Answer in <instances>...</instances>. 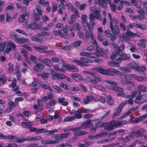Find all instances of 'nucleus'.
Listing matches in <instances>:
<instances>
[{"label": "nucleus", "mask_w": 147, "mask_h": 147, "mask_svg": "<svg viewBox=\"0 0 147 147\" xmlns=\"http://www.w3.org/2000/svg\"><path fill=\"white\" fill-rule=\"evenodd\" d=\"M94 70L104 75L114 76V74H116L120 76L124 75L121 72L113 68L104 69L101 67H97L95 68Z\"/></svg>", "instance_id": "1"}, {"label": "nucleus", "mask_w": 147, "mask_h": 147, "mask_svg": "<svg viewBox=\"0 0 147 147\" xmlns=\"http://www.w3.org/2000/svg\"><path fill=\"white\" fill-rule=\"evenodd\" d=\"M105 82L107 84L109 85L108 86L109 88L115 91L121 92V93L118 94L117 96H122L124 95L123 89L121 88L118 87L116 82L112 80H105Z\"/></svg>", "instance_id": "2"}, {"label": "nucleus", "mask_w": 147, "mask_h": 147, "mask_svg": "<svg viewBox=\"0 0 147 147\" xmlns=\"http://www.w3.org/2000/svg\"><path fill=\"white\" fill-rule=\"evenodd\" d=\"M125 48V46L123 45H121L119 46H118L116 44L114 45V53H113L111 56V59L113 60H114L117 55H119V54L116 53V50L119 52L120 50H123Z\"/></svg>", "instance_id": "3"}, {"label": "nucleus", "mask_w": 147, "mask_h": 147, "mask_svg": "<svg viewBox=\"0 0 147 147\" xmlns=\"http://www.w3.org/2000/svg\"><path fill=\"white\" fill-rule=\"evenodd\" d=\"M116 50V53L119 54V57L116 59L117 61H118L119 63H120L122 60H129L130 59V57H127L126 54L123 53L122 51V50H120L119 52L118 53V51H117V50Z\"/></svg>", "instance_id": "4"}, {"label": "nucleus", "mask_w": 147, "mask_h": 147, "mask_svg": "<svg viewBox=\"0 0 147 147\" xmlns=\"http://www.w3.org/2000/svg\"><path fill=\"white\" fill-rule=\"evenodd\" d=\"M57 130L56 129H55L53 130H51L50 131H48L47 129L42 128L38 130L37 131V133H44L46 135H52L54 133L57 132Z\"/></svg>", "instance_id": "5"}, {"label": "nucleus", "mask_w": 147, "mask_h": 147, "mask_svg": "<svg viewBox=\"0 0 147 147\" xmlns=\"http://www.w3.org/2000/svg\"><path fill=\"white\" fill-rule=\"evenodd\" d=\"M81 66H88V65L86 63H92L93 61L85 57H81L80 58Z\"/></svg>", "instance_id": "6"}, {"label": "nucleus", "mask_w": 147, "mask_h": 147, "mask_svg": "<svg viewBox=\"0 0 147 147\" xmlns=\"http://www.w3.org/2000/svg\"><path fill=\"white\" fill-rule=\"evenodd\" d=\"M11 87H12L13 90L17 94L21 93L20 91H18L17 90L19 89V88L18 86H16V80L15 78L13 79V81L11 83Z\"/></svg>", "instance_id": "7"}, {"label": "nucleus", "mask_w": 147, "mask_h": 147, "mask_svg": "<svg viewBox=\"0 0 147 147\" xmlns=\"http://www.w3.org/2000/svg\"><path fill=\"white\" fill-rule=\"evenodd\" d=\"M65 76L61 73H57L52 74V78L53 80H62L65 78Z\"/></svg>", "instance_id": "8"}, {"label": "nucleus", "mask_w": 147, "mask_h": 147, "mask_svg": "<svg viewBox=\"0 0 147 147\" xmlns=\"http://www.w3.org/2000/svg\"><path fill=\"white\" fill-rule=\"evenodd\" d=\"M62 66L69 70L72 71H77L78 70L75 66L69 64L63 63V64Z\"/></svg>", "instance_id": "9"}, {"label": "nucleus", "mask_w": 147, "mask_h": 147, "mask_svg": "<svg viewBox=\"0 0 147 147\" xmlns=\"http://www.w3.org/2000/svg\"><path fill=\"white\" fill-rule=\"evenodd\" d=\"M65 6L67 7V9L70 11H74L77 17H79L80 15L78 11L75 8H74L72 5L70 3H68L65 5Z\"/></svg>", "instance_id": "10"}, {"label": "nucleus", "mask_w": 147, "mask_h": 147, "mask_svg": "<svg viewBox=\"0 0 147 147\" xmlns=\"http://www.w3.org/2000/svg\"><path fill=\"white\" fill-rule=\"evenodd\" d=\"M105 125V123L101 124L99 122H97L95 123V127H93L91 129V131L92 133H94L95 132L97 128L104 127Z\"/></svg>", "instance_id": "11"}, {"label": "nucleus", "mask_w": 147, "mask_h": 147, "mask_svg": "<svg viewBox=\"0 0 147 147\" xmlns=\"http://www.w3.org/2000/svg\"><path fill=\"white\" fill-rule=\"evenodd\" d=\"M95 50L96 52V53L99 54V56L100 55L105 57H107L106 53H105L103 52V50L99 48L98 45L96 46Z\"/></svg>", "instance_id": "12"}, {"label": "nucleus", "mask_w": 147, "mask_h": 147, "mask_svg": "<svg viewBox=\"0 0 147 147\" xmlns=\"http://www.w3.org/2000/svg\"><path fill=\"white\" fill-rule=\"evenodd\" d=\"M45 68L43 65L40 63L36 64L33 67V70L36 72H38L39 70Z\"/></svg>", "instance_id": "13"}, {"label": "nucleus", "mask_w": 147, "mask_h": 147, "mask_svg": "<svg viewBox=\"0 0 147 147\" xmlns=\"http://www.w3.org/2000/svg\"><path fill=\"white\" fill-rule=\"evenodd\" d=\"M146 117H147V114L139 117L136 118L135 120L132 121L131 122L133 123H136L143 120Z\"/></svg>", "instance_id": "14"}, {"label": "nucleus", "mask_w": 147, "mask_h": 147, "mask_svg": "<svg viewBox=\"0 0 147 147\" xmlns=\"http://www.w3.org/2000/svg\"><path fill=\"white\" fill-rule=\"evenodd\" d=\"M145 132V130L144 129H141L137 131H135L133 132V134H134V136L136 137L142 136L143 134V133Z\"/></svg>", "instance_id": "15"}, {"label": "nucleus", "mask_w": 147, "mask_h": 147, "mask_svg": "<svg viewBox=\"0 0 147 147\" xmlns=\"http://www.w3.org/2000/svg\"><path fill=\"white\" fill-rule=\"evenodd\" d=\"M54 137L55 140H52L53 144L59 143L60 141L62 140L59 134L55 135Z\"/></svg>", "instance_id": "16"}, {"label": "nucleus", "mask_w": 147, "mask_h": 147, "mask_svg": "<svg viewBox=\"0 0 147 147\" xmlns=\"http://www.w3.org/2000/svg\"><path fill=\"white\" fill-rule=\"evenodd\" d=\"M33 123L31 121L23 122L22 123L21 126L24 128L27 127L30 128L32 125Z\"/></svg>", "instance_id": "17"}, {"label": "nucleus", "mask_w": 147, "mask_h": 147, "mask_svg": "<svg viewBox=\"0 0 147 147\" xmlns=\"http://www.w3.org/2000/svg\"><path fill=\"white\" fill-rule=\"evenodd\" d=\"M104 127V129L107 131H112L114 129V127L112 125L110 122L107 125H105Z\"/></svg>", "instance_id": "18"}, {"label": "nucleus", "mask_w": 147, "mask_h": 147, "mask_svg": "<svg viewBox=\"0 0 147 147\" xmlns=\"http://www.w3.org/2000/svg\"><path fill=\"white\" fill-rule=\"evenodd\" d=\"M138 92V94L135 99L134 102L136 103L139 104L140 102L142 97V96L141 95V91H139Z\"/></svg>", "instance_id": "19"}, {"label": "nucleus", "mask_w": 147, "mask_h": 147, "mask_svg": "<svg viewBox=\"0 0 147 147\" xmlns=\"http://www.w3.org/2000/svg\"><path fill=\"white\" fill-rule=\"evenodd\" d=\"M92 77H93V75L90 77H87L85 78L84 79L85 81L87 82L91 83L94 84H96V82L95 80H93V79L92 78Z\"/></svg>", "instance_id": "20"}, {"label": "nucleus", "mask_w": 147, "mask_h": 147, "mask_svg": "<svg viewBox=\"0 0 147 147\" xmlns=\"http://www.w3.org/2000/svg\"><path fill=\"white\" fill-rule=\"evenodd\" d=\"M33 47L36 50L39 51L40 52H42V50L47 49H48L47 47L43 46L37 47L36 46H33Z\"/></svg>", "instance_id": "21"}, {"label": "nucleus", "mask_w": 147, "mask_h": 147, "mask_svg": "<svg viewBox=\"0 0 147 147\" xmlns=\"http://www.w3.org/2000/svg\"><path fill=\"white\" fill-rule=\"evenodd\" d=\"M111 31L113 33H114L116 35H118L119 33V28L118 26L117 25H114V29H113V30L111 28Z\"/></svg>", "instance_id": "22"}, {"label": "nucleus", "mask_w": 147, "mask_h": 147, "mask_svg": "<svg viewBox=\"0 0 147 147\" xmlns=\"http://www.w3.org/2000/svg\"><path fill=\"white\" fill-rule=\"evenodd\" d=\"M133 24L134 27H137L142 30H145L146 28V26L144 24L140 25L136 23H133Z\"/></svg>", "instance_id": "23"}, {"label": "nucleus", "mask_w": 147, "mask_h": 147, "mask_svg": "<svg viewBox=\"0 0 147 147\" xmlns=\"http://www.w3.org/2000/svg\"><path fill=\"white\" fill-rule=\"evenodd\" d=\"M95 23V22H93L92 21L90 22L89 23L88 22H86V26L89 31H90V32H91V31L93 28L94 25Z\"/></svg>", "instance_id": "24"}, {"label": "nucleus", "mask_w": 147, "mask_h": 147, "mask_svg": "<svg viewBox=\"0 0 147 147\" xmlns=\"http://www.w3.org/2000/svg\"><path fill=\"white\" fill-rule=\"evenodd\" d=\"M65 99L64 97L59 98H58V102L59 103H61V105L64 106H66L68 105V102L66 101H65Z\"/></svg>", "instance_id": "25"}, {"label": "nucleus", "mask_w": 147, "mask_h": 147, "mask_svg": "<svg viewBox=\"0 0 147 147\" xmlns=\"http://www.w3.org/2000/svg\"><path fill=\"white\" fill-rule=\"evenodd\" d=\"M128 67L130 68L137 69L138 67V65L135 62H131L127 64Z\"/></svg>", "instance_id": "26"}, {"label": "nucleus", "mask_w": 147, "mask_h": 147, "mask_svg": "<svg viewBox=\"0 0 147 147\" xmlns=\"http://www.w3.org/2000/svg\"><path fill=\"white\" fill-rule=\"evenodd\" d=\"M8 41H5L4 42H1L0 43V51L1 52H3L4 50L5 45H8Z\"/></svg>", "instance_id": "27"}, {"label": "nucleus", "mask_w": 147, "mask_h": 147, "mask_svg": "<svg viewBox=\"0 0 147 147\" xmlns=\"http://www.w3.org/2000/svg\"><path fill=\"white\" fill-rule=\"evenodd\" d=\"M93 12L94 17L96 19L102 20L101 16L99 14V12L98 10H95L93 11Z\"/></svg>", "instance_id": "28"}, {"label": "nucleus", "mask_w": 147, "mask_h": 147, "mask_svg": "<svg viewBox=\"0 0 147 147\" xmlns=\"http://www.w3.org/2000/svg\"><path fill=\"white\" fill-rule=\"evenodd\" d=\"M112 125L114 127V128L115 127H120L119 124V121L112 120L110 121Z\"/></svg>", "instance_id": "29"}, {"label": "nucleus", "mask_w": 147, "mask_h": 147, "mask_svg": "<svg viewBox=\"0 0 147 147\" xmlns=\"http://www.w3.org/2000/svg\"><path fill=\"white\" fill-rule=\"evenodd\" d=\"M96 3L98 4L100 6L102 7L104 9H106L107 8V5L102 4L101 0H94Z\"/></svg>", "instance_id": "30"}, {"label": "nucleus", "mask_w": 147, "mask_h": 147, "mask_svg": "<svg viewBox=\"0 0 147 147\" xmlns=\"http://www.w3.org/2000/svg\"><path fill=\"white\" fill-rule=\"evenodd\" d=\"M15 40L17 43L19 44H22L26 42V39L23 38H16V39H15Z\"/></svg>", "instance_id": "31"}, {"label": "nucleus", "mask_w": 147, "mask_h": 147, "mask_svg": "<svg viewBox=\"0 0 147 147\" xmlns=\"http://www.w3.org/2000/svg\"><path fill=\"white\" fill-rule=\"evenodd\" d=\"M28 28H30L32 30H36V22H34L32 24H30L28 25Z\"/></svg>", "instance_id": "32"}, {"label": "nucleus", "mask_w": 147, "mask_h": 147, "mask_svg": "<svg viewBox=\"0 0 147 147\" xmlns=\"http://www.w3.org/2000/svg\"><path fill=\"white\" fill-rule=\"evenodd\" d=\"M76 21V17L73 14L71 16L69 21V23L70 24H74Z\"/></svg>", "instance_id": "33"}, {"label": "nucleus", "mask_w": 147, "mask_h": 147, "mask_svg": "<svg viewBox=\"0 0 147 147\" xmlns=\"http://www.w3.org/2000/svg\"><path fill=\"white\" fill-rule=\"evenodd\" d=\"M92 121L89 120V121H85L84 122L82 125L81 127H82V129H85L86 127H87V125L91 124L92 123Z\"/></svg>", "instance_id": "34"}, {"label": "nucleus", "mask_w": 147, "mask_h": 147, "mask_svg": "<svg viewBox=\"0 0 147 147\" xmlns=\"http://www.w3.org/2000/svg\"><path fill=\"white\" fill-rule=\"evenodd\" d=\"M82 129V127H78L71 128V129L75 133V134L76 135L78 136L79 132V131L81 129Z\"/></svg>", "instance_id": "35"}, {"label": "nucleus", "mask_w": 147, "mask_h": 147, "mask_svg": "<svg viewBox=\"0 0 147 147\" xmlns=\"http://www.w3.org/2000/svg\"><path fill=\"white\" fill-rule=\"evenodd\" d=\"M119 63L118 61H109L108 62L109 65L110 66L112 67L117 66Z\"/></svg>", "instance_id": "36"}, {"label": "nucleus", "mask_w": 147, "mask_h": 147, "mask_svg": "<svg viewBox=\"0 0 147 147\" xmlns=\"http://www.w3.org/2000/svg\"><path fill=\"white\" fill-rule=\"evenodd\" d=\"M85 30L86 31L85 34V40L86 41H87L89 40L90 35L91 32L90 31H88L87 30H86L85 28H84Z\"/></svg>", "instance_id": "37"}, {"label": "nucleus", "mask_w": 147, "mask_h": 147, "mask_svg": "<svg viewBox=\"0 0 147 147\" xmlns=\"http://www.w3.org/2000/svg\"><path fill=\"white\" fill-rule=\"evenodd\" d=\"M32 40L33 41H35L37 42H42V38H39L36 37V36H32L31 38Z\"/></svg>", "instance_id": "38"}, {"label": "nucleus", "mask_w": 147, "mask_h": 147, "mask_svg": "<svg viewBox=\"0 0 147 147\" xmlns=\"http://www.w3.org/2000/svg\"><path fill=\"white\" fill-rule=\"evenodd\" d=\"M138 89L140 90L139 91H140L145 92L146 91L147 89L146 87L143 85H140L138 87Z\"/></svg>", "instance_id": "39"}, {"label": "nucleus", "mask_w": 147, "mask_h": 147, "mask_svg": "<svg viewBox=\"0 0 147 147\" xmlns=\"http://www.w3.org/2000/svg\"><path fill=\"white\" fill-rule=\"evenodd\" d=\"M108 17L110 20V28H111L112 30H113V19L112 18V16L111 13H109L108 14Z\"/></svg>", "instance_id": "40"}, {"label": "nucleus", "mask_w": 147, "mask_h": 147, "mask_svg": "<svg viewBox=\"0 0 147 147\" xmlns=\"http://www.w3.org/2000/svg\"><path fill=\"white\" fill-rule=\"evenodd\" d=\"M8 64L9 66V67L8 69V71L9 73L11 74L14 71L13 65V64H11L10 63H9Z\"/></svg>", "instance_id": "41"}, {"label": "nucleus", "mask_w": 147, "mask_h": 147, "mask_svg": "<svg viewBox=\"0 0 147 147\" xmlns=\"http://www.w3.org/2000/svg\"><path fill=\"white\" fill-rule=\"evenodd\" d=\"M89 57L91 58H95L98 57H99V55L96 53H89Z\"/></svg>", "instance_id": "42"}, {"label": "nucleus", "mask_w": 147, "mask_h": 147, "mask_svg": "<svg viewBox=\"0 0 147 147\" xmlns=\"http://www.w3.org/2000/svg\"><path fill=\"white\" fill-rule=\"evenodd\" d=\"M134 77L135 79L139 81H142L145 79L144 77L142 76H138L135 75Z\"/></svg>", "instance_id": "43"}, {"label": "nucleus", "mask_w": 147, "mask_h": 147, "mask_svg": "<svg viewBox=\"0 0 147 147\" xmlns=\"http://www.w3.org/2000/svg\"><path fill=\"white\" fill-rule=\"evenodd\" d=\"M44 63L46 65L48 66H52L51 61L48 59L45 58L44 59Z\"/></svg>", "instance_id": "44"}, {"label": "nucleus", "mask_w": 147, "mask_h": 147, "mask_svg": "<svg viewBox=\"0 0 147 147\" xmlns=\"http://www.w3.org/2000/svg\"><path fill=\"white\" fill-rule=\"evenodd\" d=\"M81 20L82 24L83 25V27H84V25L85 24V22L87 20L86 16L85 15H82L81 16Z\"/></svg>", "instance_id": "45"}, {"label": "nucleus", "mask_w": 147, "mask_h": 147, "mask_svg": "<svg viewBox=\"0 0 147 147\" xmlns=\"http://www.w3.org/2000/svg\"><path fill=\"white\" fill-rule=\"evenodd\" d=\"M146 70V67L144 66H142L141 67H138L136 70V71H140V72H144Z\"/></svg>", "instance_id": "46"}, {"label": "nucleus", "mask_w": 147, "mask_h": 147, "mask_svg": "<svg viewBox=\"0 0 147 147\" xmlns=\"http://www.w3.org/2000/svg\"><path fill=\"white\" fill-rule=\"evenodd\" d=\"M117 35L114 33H112V34H110L109 36V37H110V40L111 41L115 40L116 38V36Z\"/></svg>", "instance_id": "47"}, {"label": "nucleus", "mask_w": 147, "mask_h": 147, "mask_svg": "<svg viewBox=\"0 0 147 147\" xmlns=\"http://www.w3.org/2000/svg\"><path fill=\"white\" fill-rule=\"evenodd\" d=\"M107 133L106 131H103L96 135V136L100 138L104 136L105 135H107Z\"/></svg>", "instance_id": "48"}, {"label": "nucleus", "mask_w": 147, "mask_h": 147, "mask_svg": "<svg viewBox=\"0 0 147 147\" xmlns=\"http://www.w3.org/2000/svg\"><path fill=\"white\" fill-rule=\"evenodd\" d=\"M16 142L19 143H22L26 141V138L24 137H22L21 138L16 137Z\"/></svg>", "instance_id": "49"}, {"label": "nucleus", "mask_w": 147, "mask_h": 147, "mask_svg": "<svg viewBox=\"0 0 147 147\" xmlns=\"http://www.w3.org/2000/svg\"><path fill=\"white\" fill-rule=\"evenodd\" d=\"M69 27L67 25H66L63 28V30L65 34H67L69 30Z\"/></svg>", "instance_id": "50"}, {"label": "nucleus", "mask_w": 147, "mask_h": 147, "mask_svg": "<svg viewBox=\"0 0 147 147\" xmlns=\"http://www.w3.org/2000/svg\"><path fill=\"white\" fill-rule=\"evenodd\" d=\"M75 117L73 116L67 117L65 118L64 119V121H70L75 119Z\"/></svg>", "instance_id": "51"}, {"label": "nucleus", "mask_w": 147, "mask_h": 147, "mask_svg": "<svg viewBox=\"0 0 147 147\" xmlns=\"http://www.w3.org/2000/svg\"><path fill=\"white\" fill-rule=\"evenodd\" d=\"M23 114L24 116L28 117L30 116L31 115L30 112L27 110L23 112Z\"/></svg>", "instance_id": "52"}, {"label": "nucleus", "mask_w": 147, "mask_h": 147, "mask_svg": "<svg viewBox=\"0 0 147 147\" xmlns=\"http://www.w3.org/2000/svg\"><path fill=\"white\" fill-rule=\"evenodd\" d=\"M126 33L127 35L131 37L136 36V34L131 32L130 30H127Z\"/></svg>", "instance_id": "53"}, {"label": "nucleus", "mask_w": 147, "mask_h": 147, "mask_svg": "<svg viewBox=\"0 0 147 147\" xmlns=\"http://www.w3.org/2000/svg\"><path fill=\"white\" fill-rule=\"evenodd\" d=\"M52 142V140H47L41 141V142L42 144H53Z\"/></svg>", "instance_id": "54"}, {"label": "nucleus", "mask_w": 147, "mask_h": 147, "mask_svg": "<svg viewBox=\"0 0 147 147\" xmlns=\"http://www.w3.org/2000/svg\"><path fill=\"white\" fill-rule=\"evenodd\" d=\"M69 134H70L69 132H67V133H62L59 134L60 135L61 138L62 140L63 138H67V137L69 135Z\"/></svg>", "instance_id": "55"}, {"label": "nucleus", "mask_w": 147, "mask_h": 147, "mask_svg": "<svg viewBox=\"0 0 147 147\" xmlns=\"http://www.w3.org/2000/svg\"><path fill=\"white\" fill-rule=\"evenodd\" d=\"M52 87L55 90H57L58 92L59 93L62 92V90L58 86L53 85Z\"/></svg>", "instance_id": "56"}, {"label": "nucleus", "mask_w": 147, "mask_h": 147, "mask_svg": "<svg viewBox=\"0 0 147 147\" xmlns=\"http://www.w3.org/2000/svg\"><path fill=\"white\" fill-rule=\"evenodd\" d=\"M39 3L42 5H44L45 6H47L49 5V2L48 1L45 2L43 0H40L39 1Z\"/></svg>", "instance_id": "57"}, {"label": "nucleus", "mask_w": 147, "mask_h": 147, "mask_svg": "<svg viewBox=\"0 0 147 147\" xmlns=\"http://www.w3.org/2000/svg\"><path fill=\"white\" fill-rule=\"evenodd\" d=\"M32 18L34 20L36 21H39L40 18L38 16L36 13H34L33 15Z\"/></svg>", "instance_id": "58"}, {"label": "nucleus", "mask_w": 147, "mask_h": 147, "mask_svg": "<svg viewBox=\"0 0 147 147\" xmlns=\"http://www.w3.org/2000/svg\"><path fill=\"white\" fill-rule=\"evenodd\" d=\"M8 45L11 47H12L13 49L15 50L16 48V46L14 43L12 42L11 40L8 41Z\"/></svg>", "instance_id": "59"}, {"label": "nucleus", "mask_w": 147, "mask_h": 147, "mask_svg": "<svg viewBox=\"0 0 147 147\" xmlns=\"http://www.w3.org/2000/svg\"><path fill=\"white\" fill-rule=\"evenodd\" d=\"M127 103V101H124L120 104L119 107H117V109H120L121 110V111L122 108Z\"/></svg>", "instance_id": "60"}, {"label": "nucleus", "mask_w": 147, "mask_h": 147, "mask_svg": "<svg viewBox=\"0 0 147 147\" xmlns=\"http://www.w3.org/2000/svg\"><path fill=\"white\" fill-rule=\"evenodd\" d=\"M8 105L10 106L16 107L17 106V103L15 102L12 101H9L8 102Z\"/></svg>", "instance_id": "61"}, {"label": "nucleus", "mask_w": 147, "mask_h": 147, "mask_svg": "<svg viewBox=\"0 0 147 147\" xmlns=\"http://www.w3.org/2000/svg\"><path fill=\"white\" fill-rule=\"evenodd\" d=\"M115 110L117 111L114 113L113 115V117H115L118 115L120 113L121 111L120 109H117V108Z\"/></svg>", "instance_id": "62"}, {"label": "nucleus", "mask_w": 147, "mask_h": 147, "mask_svg": "<svg viewBox=\"0 0 147 147\" xmlns=\"http://www.w3.org/2000/svg\"><path fill=\"white\" fill-rule=\"evenodd\" d=\"M81 43V41L80 40L75 42L73 43V46L75 47L79 46Z\"/></svg>", "instance_id": "63"}, {"label": "nucleus", "mask_w": 147, "mask_h": 147, "mask_svg": "<svg viewBox=\"0 0 147 147\" xmlns=\"http://www.w3.org/2000/svg\"><path fill=\"white\" fill-rule=\"evenodd\" d=\"M25 19V17L24 15V14H22L19 17L18 21L20 22H23Z\"/></svg>", "instance_id": "64"}]
</instances>
